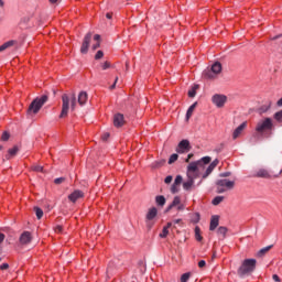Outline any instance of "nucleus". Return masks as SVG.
Listing matches in <instances>:
<instances>
[{
  "label": "nucleus",
  "mask_w": 282,
  "mask_h": 282,
  "mask_svg": "<svg viewBox=\"0 0 282 282\" xmlns=\"http://www.w3.org/2000/svg\"><path fill=\"white\" fill-rule=\"evenodd\" d=\"M197 107V102H194L188 109H187V112H186V120H191V117L193 116V112L195 111Z\"/></svg>",
  "instance_id": "obj_23"
},
{
  "label": "nucleus",
  "mask_w": 282,
  "mask_h": 282,
  "mask_svg": "<svg viewBox=\"0 0 282 282\" xmlns=\"http://www.w3.org/2000/svg\"><path fill=\"white\" fill-rule=\"evenodd\" d=\"M0 151H1V147H0Z\"/></svg>",
  "instance_id": "obj_58"
},
{
  "label": "nucleus",
  "mask_w": 282,
  "mask_h": 282,
  "mask_svg": "<svg viewBox=\"0 0 282 282\" xmlns=\"http://www.w3.org/2000/svg\"><path fill=\"white\" fill-rule=\"evenodd\" d=\"M0 8H6V1L0 0Z\"/></svg>",
  "instance_id": "obj_50"
},
{
  "label": "nucleus",
  "mask_w": 282,
  "mask_h": 282,
  "mask_svg": "<svg viewBox=\"0 0 282 282\" xmlns=\"http://www.w3.org/2000/svg\"><path fill=\"white\" fill-rule=\"evenodd\" d=\"M221 74V63H214L210 68H207L203 73V78H217V75Z\"/></svg>",
  "instance_id": "obj_6"
},
{
  "label": "nucleus",
  "mask_w": 282,
  "mask_h": 282,
  "mask_svg": "<svg viewBox=\"0 0 282 282\" xmlns=\"http://www.w3.org/2000/svg\"><path fill=\"white\" fill-rule=\"evenodd\" d=\"M193 153H189L188 155H187V158L185 159V162L186 163H189L191 162V159L193 158Z\"/></svg>",
  "instance_id": "obj_47"
},
{
  "label": "nucleus",
  "mask_w": 282,
  "mask_h": 282,
  "mask_svg": "<svg viewBox=\"0 0 282 282\" xmlns=\"http://www.w3.org/2000/svg\"><path fill=\"white\" fill-rule=\"evenodd\" d=\"M115 127H122L124 124V116L122 113H117L113 117Z\"/></svg>",
  "instance_id": "obj_17"
},
{
  "label": "nucleus",
  "mask_w": 282,
  "mask_h": 282,
  "mask_svg": "<svg viewBox=\"0 0 282 282\" xmlns=\"http://www.w3.org/2000/svg\"><path fill=\"white\" fill-rule=\"evenodd\" d=\"M182 182H183L182 175H177V176L175 177L174 184H176L177 186H180V184H182Z\"/></svg>",
  "instance_id": "obj_37"
},
{
  "label": "nucleus",
  "mask_w": 282,
  "mask_h": 282,
  "mask_svg": "<svg viewBox=\"0 0 282 282\" xmlns=\"http://www.w3.org/2000/svg\"><path fill=\"white\" fill-rule=\"evenodd\" d=\"M219 226V216H213L210 219L209 230H215Z\"/></svg>",
  "instance_id": "obj_21"
},
{
  "label": "nucleus",
  "mask_w": 282,
  "mask_h": 282,
  "mask_svg": "<svg viewBox=\"0 0 282 282\" xmlns=\"http://www.w3.org/2000/svg\"><path fill=\"white\" fill-rule=\"evenodd\" d=\"M191 151V142L186 139L182 140L176 147V153H188Z\"/></svg>",
  "instance_id": "obj_10"
},
{
  "label": "nucleus",
  "mask_w": 282,
  "mask_h": 282,
  "mask_svg": "<svg viewBox=\"0 0 282 282\" xmlns=\"http://www.w3.org/2000/svg\"><path fill=\"white\" fill-rule=\"evenodd\" d=\"M10 268V264L3 263L0 265V270H8Z\"/></svg>",
  "instance_id": "obj_45"
},
{
  "label": "nucleus",
  "mask_w": 282,
  "mask_h": 282,
  "mask_svg": "<svg viewBox=\"0 0 282 282\" xmlns=\"http://www.w3.org/2000/svg\"><path fill=\"white\" fill-rule=\"evenodd\" d=\"M270 248H272V247L269 246V247L262 248V249L258 252V257H263V254H265V252H268V251L270 250Z\"/></svg>",
  "instance_id": "obj_33"
},
{
  "label": "nucleus",
  "mask_w": 282,
  "mask_h": 282,
  "mask_svg": "<svg viewBox=\"0 0 282 282\" xmlns=\"http://www.w3.org/2000/svg\"><path fill=\"white\" fill-rule=\"evenodd\" d=\"M223 202H224V196H216V197L213 199L212 204H213L214 206H219V204H221Z\"/></svg>",
  "instance_id": "obj_28"
},
{
  "label": "nucleus",
  "mask_w": 282,
  "mask_h": 282,
  "mask_svg": "<svg viewBox=\"0 0 282 282\" xmlns=\"http://www.w3.org/2000/svg\"><path fill=\"white\" fill-rule=\"evenodd\" d=\"M88 100V95L86 91H80L78 95V105H80V107H83L84 105L87 104Z\"/></svg>",
  "instance_id": "obj_19"
},
{
  "label": "nucleus",
  "mask_w": 282,
  "mask_h": 282,
  "mask_svg": "<svg viewBox=\"0 0 282 282\" xmlns=\"http://www.w3.org/2000/svg\"><path fill=\"white\" fill-rule=\"evenodd\" d=\"M3 239H6V235L0 234V243H2Z\"/></svg>",
  "instance_id": "obj_51"
},
{
  "label": "nucleus",
  "mask_w": 282,
  "mask_h": 282,
  "mask_svg": "<svg viewBox=\"0 0 282 282\" xmlns=\"http://www.w3.org/2000/svg\"><path fill=\"white\" fill-rule=\"evenodd\" d=\"M178 186L180 185H176L175 183H173V185L171 186V193H173V194L177 193Z\"/></svg>",
  "instance_id": "obj_40"
},
{
  "label": "nucleus",
  "mask_w": 282,
  "mask_h": 282,
  "mask_svg": "<svg viewBox=\"0 0 282 282\" xmlns=\"http://www.w3.org/2000/svg\"><path fill=\"white\" fill-rule=\"evenodd\" d=\"M55 184H63V182H65V178L59 177V178H55Z\"/></svg>",
  "instance_id": "obj_43"
},
{
  "label": "nucleus",
  "mask_w": 282,
  "mask_h": 282,
  "mask_svg": "<svg viewBox=\"0 0 282 282\" xmlns=\"http://www.w3.org/2000/svg\"><path fill=\"white\" fill-rule=\"evenodd\" d=\"M47 102V96L43 95L42 97H37L35 98L31 105L29 106L28 109V113L30 115H34L37 113L39 111H41V108L43 107V105H45Z\"/></svg>",
  "instance_id": "obj_5"
},
{
  "label": "nucleus",
  "mask_w": 282,
  "mask_h": 282,
  "mask_svg": "<svg viewBox=\"0 0 282 282\" xmlns=\"http://www.w3.org/2000/svg\"><path fill=\"white\" fill-rule=\"evenodd\" d=\"M94 41H96V44L93 45V50H98V47H100V35L96 34Z\"/></svg>",
  "instance_id": "obj_27"
},
{
  "label": "nucleus",
  "mask_w": 282,
  "mask_h": 282,
  "mask_svg": "<svg viewBox=\"0 0 282 282\" xmlns=\"http://www.w3.org/2000/svg\"><path fill=\"white\" fill-rule=\"evenodd\" d=\"M85 194L82 191L76 189L70 195H68V199L75 204V202H78V199L83 198Z\"/></svg>",
  "instance_id": "obj_15"
},
{
  "label": "nucleus",
  "mask_w": 282,
  "mask_h": 282,
  "mask_svg": "<svg viewBox=\"0 0 282 282\" xmlns=\"http://www.w3.org/2000/svg\"><path fill=\"white\" fill-rule=\"evenodd\" d=\"M91 41V33H87L84 37L82 47H80V53L82 54H87V52L89 51V43Z\"/></svg>",
  "instance_id": "obj_13"
},
{
  "label": "nucleus",
  "mask_w": 282,
  "mask_h": 282,
  "mask_svg": "<svg viewBox=\"0 0 282 282\" xmlns=\"http://www.w3.org/2000/svg\"><path fill=\"white\" fill-rule=\"evenodd\" d=\"M19 153V145H14L13 148L8 150L7 160H10V158H14Z\"/></svg>",
  "instance_id": "obj_22"
},
{
  "label": "nucleus",
  "mask_w": 282,
  "mask_h": 282,
  "mask_svg": "<svg viewBox=\"0 0 282 282\" xmlns=\"http://www.w3.org/2000/svg\"><path fill=\"white\" fill-rule=\"evenodd\" d=\"M272 279L275 282H281V278H279L276 274H273Z\"/></svg>",
  "instance_id": "obj_48"
},
{
  "label": "nucleus",
  "mask_w": 282,
  "mask_h": 282,
  "mask_svg": "<svg viewBox=\"0 0 282 282\" xmlns=\"http://www.w3.org/2000/svg\"><path fill=\"white\" fill-rule=\"evenodd\" d=\"M232 188H235V181L226 178L217 181L218 193H226V191H232Z\"/></svg>",
  "instance_id": "obj_7"
},
{
  "label": "nucleus",
  "mask_w": 282,
  "mask_h": 282,
  "mask_svg": "<svg viewBox=\"0 0 282 282\" xmlns=\"http://www.w3.org/2000/svg\"><path fill=\"white\" fill-rule=\"evenodd\" d=\"M212 102L215 105V107L221 109L226 102H228V97L226 95L216 94L212 97Z\"/></svg>",
  "instance_id": "obj_8"
},
{
  "label": "nucleus",
  "mask_w": 282,
  "mask_h": 282,
  "mask_svg": "<svg viewBox=\"0 0 282 282\" xmlns=\"http://www.w3.org/2000/svg\"><path fill=\"white\" fill-rule=\"evenodd\" d=\"M246 127H248V122H242L240 126H238L232 133V139L237 140V138L241 137V133H243V131H246Z\"/></svg>",
  "instance_id": "obj_14"
},
{
  "label": "nucleus",
  "mask_w": 282,
  "mask_h": 282,
  "mask_svg": "<svg viewBox=\"0 0 282 282\" xmlns=\"http://www.w3.org/2000/svg\"><path fill=\"white\" fill-rule=\"evenodd\" d=\"M156 217H158V208H155V207L150 208L145 216L147 224H148L149 228H151L153 226V224H151V221H153V219H155Z\"/></svg>",
  "instance_id": "obj_11"
},
{
  "label": "nucleus",
  "mask_w": 282,
  "mask_h": 282,
  "mask_svg": "<svg viewBox=\"0 0 282 282\" xmlns=\"http://www.w3.org/2000/svg\"><path fill=\"white\" fill-rule=\"evenodd\" d=\"M223 177H228V174H221Z\"/></svg>",
  "instance_id": "obj_57"
},
{
  "label": "nucleus",
  "mask_w": 282,
  "mask_h": 282,
  "mask_svg": "<svg viewBox=\"0 0 282 282\" xmlns=\"http://www.w3.org/2000/svg\"><path fill=\"white\" fill-rule=\"evenodd\" d=\"M197 89H199L198 85H194L189 90H188V97L189 98H195L197 95Z\"/></svg>",
  "instance_id": "obj_24"
},
{
  "label": "nucleus",
  "mask_w": 282,
  "mask_h": 282,
  "mask_svg": "<svg viewBox=\"0 0 282 282\" xmlns=\"http://www.w3.org/2000/svg\"><path fill=\"white\" fill-rule=\"evenodd\" d=\"M273 118L279 122V124H282V110L275 112Z\"/></svg>",
  "instance_id": "obj_30"
},
{
  "label": "nucleus",
  "mask_w": 282,
  "mask_h": 282,
  "mask_svg": "<svg viewBox=\"0 0 282 282\" xmlns=\"http://www.w3.org/2000/svg\"><path fill=\"white\" fill-rule=\"evenodd\" d=\"M177 158H180V155L177 154H172L169 159V164H174V162H177Z\"/></svg>",
  "instance_id": "obj_32"
},
{
  "label": "nucleus",
  "mask_w": 282,
  "mask_h": 282,
  "mask_svg": "<svg viewBox=\"0 0 282 282\" xmlns=\"http://www.w3.org/2000/svg\"><path fill=\"white\" fill-rule=\"evenodd\" d=\"M111 67V63L109 62H105L101 64V69L106 70V69H109Z\"/></svg>",
  "instance_id": "obj_36"
},
{
  "label": "nucleus",
  "mask_w": 282,
  "mask_h": 282,
  "mask_svg": "<svg viewBox=\"0 0 282 282\" xmlns=\"http://www.w3.org/2000/svg\"><path fill=\"white\" fill-rule=\"evenodd\" d=\"M182 223V219H175L174 220V224H181Z\"/></svg>",
  "instance_id": "obj_54"
},
{
  "label": "nucleus",
  "mask_w": 282,
  "mask_h": 282,
  "mask_svg": "<svg viewBox=\"0 0 282 282\" xmlns=\"http://www.w3.org/2000/svg\"><path fill=\"white\" fill-rule=\"evenodd\" d=\"M256 177H262L263 180H270L272 177V174L269 170L260 169L256 172Z\"/></svg>",
  "instance_id": "obj_16"
},
{
  "label": "nucleus",
  "mask_w": 282,
  "mask_h": 282,
  "mask_svg": "<svg viewBox=\"0 0 282 282\" xmlns=\"http://www.w3.org/2000/svg\"><path fill=\"white\" fill-rule=\"evenodd\" d=\"M210 156H203L198 161L191 162L186 167V177L187 180L183 182V191H191L195 187V180L200 177V181L197 183V186H200L202 182L206 180L219 164V160L216 159L213 162ZM212 162V163H210ZM209 164V165H208ZM206 165H208L206 167Z\"/></svg>",
  "instance_id": "obj_1"
},
{
  "label": "nucleus",
  "mask_w": 282,
  "mask_h": 282,
  "mask_svg": "<svg viewBox=\"0 0 282 282\" xmlns=\"http://www.w3.org/2000/svg\"><path fill=\"white\" fill-rule=\"evenodd\" d=\"M155 202L158 206H164L166 204V198L163 195L156 196Z\"/></svg>",
  "instance_id": "obj_25"
},
{
  "label": "nucleus",
  "mask_w": 282,
  "mask_h": 282,
  "mask_svg": "<svg viewBox=\"0 0 282 282\" xmlns=\"http://www.w3.org/2000/svg\"><path fill=\"white\" fill-rule=\"evenodd\" d=\"M69 107L72 111L76 109V95L74 94H65L62 96V111L59 118H67V115L69 113Z\"/></svg>",
  "instance_id": "obj_2"
},
{
  "label": "nucleus",
  "mask_w": 282,
  "mask_h": 282,
  "mask_svg": "<svg viewBox=\"0 0 282 282\" xmlns=\"http://www.w3.org/2000/svg\"><path fill=\"white\" fill-rule=\"evenodd\" d=\"M19 241L21 246H28L29 243H32V232L30 231L22 232L19 238Z\"/></svg>",
  "instance_id": "obj_12"
},
{
  "label": "nucleus",
  "mask_w": 282,
  "mask_h": 282,
  "mask_svg": "<svg viewBox=\"0 0 282 282\" xmlns=\"http://www.w3.org/2000/svg\"><path fill=\"white\" fill-rule=\"evenodd\" d=\"M105 56V53L102 51H98L95 55L96 61H100Z\"/></svg>",
  "instance_id": "obj_35"
},
{
  "label": "nucleus",
  "mask_w": 282,
  "mask_h": 282,
  "mask_svg": "<svg viewBox=\"0 0 282 282\" xmlns=\"http://www.w3.org/2000/svg\"><path fill=\"white\" fill-rule=\"evenodd\" d=\"M35 215L37 217V219H42L43 218V209H41L40 207H35Z\"/></svg>",
  "instance_id": "obj_31"
},
{
  "label": "nucleus",
  "mask_w": 282,
  "mask_h": 282,
  "mask_svg": "<svg viewBox=\"0 0 282 282\" xmlns=\"http://www.w3.org/2000/svg\"><path fill=\"white\" fill-rule=\"evenodd\" d=\"M257 268L256 259H246L242 261L241 265L238 269V274L240 276H248V274H252Z\"/></svg>",
  "instance_id": "obj_3"
},
{
  "label": "nucleus",
  "mask_w": 282,
  "mask_h": 282,
  "mask_svg": "<svg viewBox=\"0 0 282 282\" xmlns=\"http://www.w3.org/2000/svg\"><path fill=\"white\" fill-rule=\"evenodd\" d=\"M227 232H228V228H226V227H219L217 229L218 237H223L224 238V237H226Z\"/></svg>",
  "instance_id": "obj_26"
},
{
  "label": "nucleus",
  "mask_w": 282,
  "mask_h": 282,
  "mask_svg": "<svg viewBox=\"0 0 282 282\" xmlns=\"http://www.w3.org/2000/svg\"><path fill=\"white\" fill-rule=\"evenodd\" d=\"M162 164H164V162H156V166H162Z\"/></svg>",
  "instance_id": "obj_55"
},
{
  "label": "nucleus",
  "mask_w": 282,
  "mask_h": 282,
  "mask_svg": "<svg viewBox=\"0 0 282 282\" xmlns=\"http://www.w3.org/2000/svg\"><path fill=\"white\" fill-rule=\"evenodd\" d=\"M274 129V122L272 121V118H264L260 120L256 126L257 133H260V135H263L265 131H272Z\"/></svg>",
  "instance_id": "obj_4"
},
{
  "label": "nucleus",
  "mask_w": 282,
  "mask_h": 282,
  "mask_svg": "<svg viewBox=\"0 0 282 282\" xmlns=\"http://www.w3.org/2000/svg\"><path fill=\"white\" fill-rule=\"evenodd\" d=\"M188 279H191V273H184L182 276H181V282H188Z\"/></svg>",
  "instance_id": "obj_34"
},
{
  "label": "nucleus",
  "mask_w": 282,
  "mask_h": 282,
  "mask_svg": "<svg viewBox=\"0 0 282 282\" xmlns=\"http://www.w3.org/2000/svg\"><path fill=\"white\" fill-rule=\"evenodd\" d=\"M278 107H282V97L276 102Z\"/></svg>",
  "instance_id": "obj_52"
},
{
  "label": "nucleus",
  "mask_w": 282,
  "mask_h": 282,
  "mask_svg": "<svg viewBox=\"0 0 282 282\" xmlns=\"http://www.w3.org/2000/svg\"><path fill=\"white\" fill-rule=\"evenodd\" d=\"M116 83H118V77H116L113 85L110 86V89H116Z\"/></svg>",
  "instance_id": "obj_49"
},
{
  "label": "nucleus",
  "mask_w": 282,
  "mask_h": 282,
  "mask_svg": "<svg viewBox=\"0 0 282 282\" xmlns=\"http://www.w3.org/2000/svg\"><path fill=\"white\" fill-rule=\"evenodd\" d=\"M195 239H196V241H202V239H203L202 229H199V227H195Z\"/></svg>",
  "instance_id": "obj_29"
},
{
  "label": "nucleus",
  "mask_w": 282,
  "mask_h": 282,
  "mask_svg": "<svg viewBox=\"0 0 282 282\" xmlns=\"http://www.w3.org/2000/svg\"><path fill=\"white\" fill-rule=\"evenodd\" d=\"M33 171H35L36 173H43V166H41V165H34V166H33Z\"/></svg>",
  "instance_id": "obj_39"
},
{
  "label": "nucleus",
  "mask_w": 282,
  "mask_h": 282,
  "mask_svg": "<svg viewBox=\"0 0 282 282\" xmlns=\"http://www.w3.org/2000/svg\"><path fill=\"white\" fill-rule=\"evenodd\" d=\"M198 268H206V261L205 260H200L198 262Z\"/></svg>",
  "instance_id": "obj_44"
},
{
  "label": "nucleus",
  "mask_w": 282,
  "mask_h": 282,
  "mask_svg": "<svg viewBox=\"0 0 282 282\" xmlns=\"http://www.w3.org/2000/svg\"><path fill=\"white\" fill-rule=\"evenodd\" d=\"M50 1V3H56V1H58V0H48Z\"/></svg>",
  "instance_id": "obj_56"
},
{
  "label": "nucleus",
  "mask_w": 282,
  "mask_h": 282,
  "mask_svg": "<svg viewBox=\"0 0 282 282\" xmlns=\"http://www.w3.org/2000/svg\"><path fill=\"white\" fill-rule=\"evenodd\" d=\"M14 45H17V40L8 41L0 45V52H6V50H10V47H14Z\"/></svg>",
  "instance_id": "obj_18"
},
{
  "label": "nucleus",
  "mask_w": 282,
  "mask_h": 282,
  "mask_svg": "<svg viewBox=\"0 0 282 282\" xmlns=\"http://www.w3.org/2000/svg\"><path fill=\"white\" fill-rule=\"evenodd\" d=\"M109 132H105L102 135H101V140H104V142H107L109 140Z\"/></svg>",
  "instance_id": "obj_41"
},
{
  "label": "nucleus",
  "mask_w": 282,
  "mask_h": 282,
  "mask_svg": "<svg viewBox=\"0 0 282 282\" xmlns=\"http://www.w3.org/2000/svg\"><path fill=\"white\" fill-rule=\"evenodd\" d=\"M55 232H63V226L57 225V226L55 227Z\"/></svg>",
  "instance_id": "obj_46"
},
{
  "label": "nucleus",
  "mask_w": 282,
  "mask_h": 282,
  "mask_svg": "<svg viewBox=\"0 0 282 282\" xmlns=\"http://www.w3.org/2000/svg\"><path fill=\"white\" fill-rule=\"evenodd\" d=\"M1 140H3V142L10 140V133L3 132V133H2V137H1Z\"/></svg>",
  "instance_id": "obj_38"
},
{
  "label": "nucleus",
  "mask_w": 282,
  "mask_h": 282,
  "mask_svg": "<svg viewBox=\"0 0 282 282\" xmlns=\"http://www.w3.org/2000/svg\"><path fill=\"white\" fill-rule=\"evenodd\" d=\"M113 14L112 13H107L106 19H112Z\"/></svg>",
  "instance_id": "obj_53"
},
{
  "label": "nucleus",
  "mask_w": 282,
  "mask_h": 282,
  "mask_svg": "<svg viewBox=\"0 0 282 282\" xmlns=\"http://www.w3.org/2000/svg\"><path fill=\"white\" fill-rule=\"evenodd\" d=\"M175 207L176 210H184V208H186V205L182 204V198L180 196L174 197L173 202L167 206L166 213Z\"/></svg>",
  "instance_id": "obj_9"
},
{
  "label": "nucleus",
  "mask_w": 282,
  "mask_h": 282,
  "mask_svg": "<svg viewBox=\"0 0 282 282\" xmlns=\"http://www.w3.org/2000/svg\"><path fill=\"white\" fill-rule=\"evenodd\" d=\"M171 226H173V223H167V225L163 227L162 231L159 235L161 239H166V237H169V229L171 228Z\"/></svg>",
  "instance_id": "obj_20"
},
{
  "label": "nucleus",
  "mask_w": 282,
  "mask_h": 282,
  "mask_svg": "<svg viewBox=\"0 0 282 282\" xmlns=\"http://www.w3.org/2000/svg\"><path fill=\"white\" fill-rule=\"evenodd\" d=\"M165 184H171L173 182V176L169 175L164 180Z\"/></svg>",
  "instance_id": "obj_42"
}]
</instances>
